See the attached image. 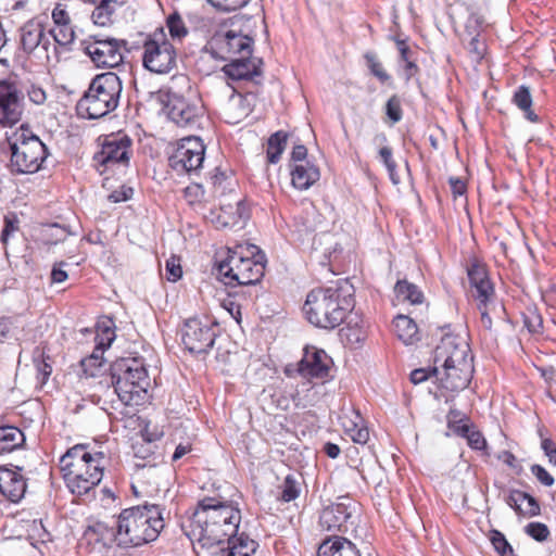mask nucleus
<instances>
[{"label":"nucleus","mask_w":556,"mask_h":556,"mask_svg":"<svg viewBox=\"0 0 556 556\" xmlns=\"http://www.w3.org/2000/svg\"><path fill=\"white\" fill-rule=\"evenodd\" d=\"M217 270L227 286L255 285L264 276L265 256L254 244H240L228 249Z\"/></svg>","instance_id":"6"},{"label":"nucleus","mask_w":556,"mask_h":556,"mask_svg":"<svg viewBox=\"0 0 556 556\" xmlns=\"http://www.w3.org/2000/svg\"><path fill=\"white\" fill-rule=\"evenodd\" d=\"M213 7L225 12L236 11L245 7L250 0H206Z\"/></svg>","instance_id":"45"},{"label":"nucleus","mask_w":556,"mask_h":556,"mask_svg":"<svg viewBox=\"0 0 556 556\" xmlns=\"http://www.w3.org/2000/svg\"><path fill=\"white\" fill-rule=\"evenodd\" d=\"M463 438H465L467 440L468 445L475 450H483L486 445L484 437L480 431L475 430L473 425L469 427L468 432L464 434Z\"/></svg>","instance_id":"46"},{"label":"nucleus","mask_w":556,"mask_h":556,"mask_svg":"<svg viewBox=\"0 0 556 556\" xmlns=\"http://www.w3.org/2000/svg\"><path fill=\"white\" fill-rule=\"evenodd\" d=\"M27 94L28 99L37 105L45 103L47 99L46 91L41 87L35 85L28 88Z\"/></svg>","instance_id":"57"},{"label":"nucleus","mask_w":556,"mask_h":556,"mask_svg":"<svg viewBox=\"0 0 556 556\" xmlns=\"http://www.w3.org/2000/svg\"><path fill=\"white\" fill-rule=\"evenodd\" d=\"M363 422L364 420L358 412H352L351 415L345 414L341 417V425L348 434L354 431L355 427Z\"/></svg>","instance_id":"52"},{"label":"nucleus","mask_w":556,"mask_h":556,"mask_svg":"<svg viewBox=\"0 0 556 556\" xmlns=\"http://www.w3.org/2000/svg\"><path fill=\"white\" fill-rule=\"evenodd\" d=\"M176 49L163 28L155 30L143 43V65L156 74L169 73L176 66Z\"/></svg>","instance_id":"10"},{"label":"nucleus","mask_w":556,"mask_h":556,"mask_svg":"<svg viewBox=\"0 0 556 556\" xmlns=\"http://www.w3.org/2000/svg\"><path fill=\"white\" fill-rule=\"evenodd\" d=\"M215 338L214 327L197 318L188 319L181 330L185 348L194 354L207 353L212 349Z\"/></svg>","instance_id":"15"},{"label":"nucleus","mask_w":556,"mask_h":556,"mask_svg":"<svg viewBox=\"0 0 556 556\" xmlns=\"http://www.w3.org/2000/svg\"><path fill=\"white\" fill-rule=\"evenodd\" d=\"M25 442L24 433L16 427H0V455L11 453L23 446Z\"/></svg>","instance_id":"29"},{"label":"nucleus","mask_w":556,"mask_h":556,"mask_svg":"<svg viewBox=\"0 0 556 556\" xmlns=\"http://www.w3.org/2000/svg\"><path fill=\"white\" fill-rule=\"evenodd\" d=\"M429 377V372L424 368L415 369L410 372V381L414 384H419L426 381Z\"/></svg>","instance_id":"64"},{"label":"nucleus","mask_w":556,"mask_h":556,"mask_svg":"<svg viewBox=\"0 0 556 556\" xmlns=\"http://www.w3.org/2000/svg\"><path fill=\"white\" fill-rule=\"evenodd\" d=\"M43 38L45 30L40 23L29 21L21 28V45L26 53H31L40 43L47 49Z\"/></svg>","instance_id":"28"},{"label":"nucleus","mask_w":556,"mask_h":556,"mask_svg":"<svg viewBox=\"0 0 556 556\" xmlns=\"http://www.w3.org/2000/svg\"><path fill=\"white\" fill-rule=\"evenodd\" d=\"M317 556H361V553L350 540L343 536H332L319 545Z\"/></svg>","instance_id":"26"},{"label":"nucleus","mask_w":556,"mask_h":556,"mask_svg":"<svg viewBox=\"0 0 556 556\" xmlns=\"http://www.w3.org/2000/svg\"><path fill=\"white\" fill-rule=\"evenodd\" d=\"M505 502L519 516L534 517L540 514V505L538 501L526 492L511 490L505 498Z\"/></svg>","instance_id":"25"},{"label":"nucleus","mask_w":556,"mask_h":556,"mask_svg":"<svg viewBox=\"0 0 556 556\" xmlns=\"http://www.w3.org/2000/svg\"><path fill=\"white\" fill-rule=\"evenodd\" d=\"M394 292L397 301L407 302L416 305L424 302V294L421 290L414 283L407 280H399L395 283Z\"/></svg>","instance_id":"33"},{"label":"nucleus","mask_w":556,"mask_h":556,"mask_svg":"<svg viewBox=\"0 0 556 556\" xmlns=\"http://www.w3.org/2000/svg\"><path fill=\"white\" fill-rule=\"evenodd\" d=\"M355 508L350 500L333 503L321 510L319 523L327 531H348V523Z\"/></svg>","instance_id":"17"},{"label":"nucleus","mask_w":556,"mask_h":556,"mask_svg":"<svg viewBox=\"0 0 556 556\" xmlns=\"http://www.w3.org/2000/svg\"><path fill=\"white\" fill-rule=\"evenodd\" d=\"M98 2L91 14L92 22L98 26L111 25L116 8L123 4V0H99Z\"/></svg>","instance_id":"32"},{"label":"nucleus","mask_w":556,"mask_h":556,"mask_svg":"<svg viewBox=\"0 0 556 556\" xmlns=\"http://www.w3.org/2000/svg\"><path fill=\"white\" fill-rule=\"evenodd\" d=\"M300 494V488L296 479L288 475L281 485V500L283 502L294 501Z\"/></svg>","instance_id":"39"},{"label":"nucleus","mask_w":556,"mask_h":556,"mask_svg":"<svg viewBox=\"0 0 556 556\" xmlns=\"http://www.w3.org/2000/svg\"><path fill=\"white\" fill-rule=\"evenodd\" d=\"M287 139L288 135L282 130H279L269 137L266 151L269 163L276 164L279 162L280 156L286 149Z\"/></svg>","instance_id":"35"},{"label":"nucleus","mask_w":556,"mask_h":556,"mask_svg":"<svg viewBox=\"0 0 556 556\" xmlns=\"http://www.w3.org/2000/svg\"><path fill=\"white\" fill-rule=\"evenodd\" d=\"M394 330L397 338L406 345L413 344L418 340V328L416 323L406 315L395 317Z\"/></svg>","instance_id":"31"},{"label":"nucleus","mask_w":556,"mask_h":556,"mask_svg":"<svg viewBox=\"0 0 556 556\" xmlns=\"http://www.w3.org/2000/svg\"><path fill=\"white\" fill-rule=\"evenodd\" d=\"M11 151L10 167L15 174L37 173L48 156L46 144L24 126L9 138Z\"/></svg>","instance_id":"9"},{"label":"nucleus","mask_w":556,"mask_h":556,"mask_svg":"<svg viewBox=\"0 0 556 556\" xmlns=\"http://www.w3.org/2000/svg\"><path fill=\"white\" fill-rule=\"evenodd\" d=\"M471 40L469 42V51L475 54L476 59L479 60L483 55L484 45L478 39L479 35H470Z\"/></svg>","instance_id":"59"},{"label":"nucleus","mask_w":556,"mask_h":556,"mask_svg":"<svg viewBox=\"0 0 556 556\" xmlns=\"http://www.w3.org/2000/svg\"><path fill=\"white\" fill-rule=\"evenodd\" d=\"M167 106L169 119L180 127H192L202 115V108L182 96L173 94Z\"/></svg>","instance_id":"18"},{"label":"nucleus","mask_w":556,"mask_h":556,"mask_svg":"<svg viewBox=\"0 0 556 556\" xmlns=\"http://www.w3.org/2000/svg\"><path fill=\"white\" fill-rule=\"evenodd\" d=\"M353 442L358 444H365L369 440V431L367 427L363 424H359L355 427V430L350 432L349 434Z\"/></svg>","instance_id":"55"},{"label":"nucleus","mask_w":556,"mask_h":556,"mask_svg":"<svg viewBox=\"0 0 556 556\" xmlns=\"http://www.w3.org/2000/svg\"><path fill=\"white\" fill-rule=\"evenodd\" d=\"M249 218L247 206L241 199H237L235 204H222L219 211L211 212L210 220L217 228H242Z\"/></svg>","instance_id":"19"},{"label":"nucleus","mask_w":556,"mask_h":556,"mask_svg":"<svg viewBox=\"0 0 556 556\" xmlns=\"http://www.w3.org/2000/svg\"><path fill=\"white\" fill-rule=\"evenodd\" d=\"M319 177L318 167L309 162L291 165V181L295 189L307 190Z\"/></svg>","instance_id":"27"},{"label":"nucleus","mask_w":556,"mask_h":556,"mask_svg":"<svg viewBox=\"0 0 556 556\" xmlns=\"http://www.w3.org/2000/svg\"><path fill=\"white\" fill-rule=\"evenodd\" d=\"M105 464V454L86 444L68 448L59 462L68 490L77 496L88 494L101 482Z\"/></svg>","instance_id":"3"},{"label":"nucleus","mask_w":556,"mask_h":556,"mask_svg":"<svg viewBox=\"0 0 556 556\" xmlns=\"http://www.w3.org/2000/svg\"><path fill=\"white\" fill-rule=\"evenodd\" d=\"M24 111V94L13 81L0 79V125L20 122Z\"/></svg>","instance_id":"16"},{"label":"nucleus","mask_w":556,"mask_h":556,"mask_svg":"<svg viewBox=\"0 0 556 556\" xmlns=\"http://www.w3.org/2000/svg\"><path fill=\"white\" fill-rule=\"evenodd\" d=\"M251 113V106L248 98L241 93L232 92L223 106V116L226 123L239 124Z\"/></svg>","instance_id":"24"},{"label":"nucleus","mask_w":556,"mask_h":556,"mask_svg":"<svg viewBox=\"0 0 556 556\" xmlns=\"http://www.w3.org/2000/svg\"><path fill=\"white\" fill-rule=\"evenodd\" d=\"M26 482L21 471L0 467V495L13 503L24 497Z\"/></svg>","instance_id":"22"},{"label":"nucleus","mask_w":556,"mask_h":556,"mask_svg":"<svg viewBox=\"0 0 556 556\" xmlns=\"http://www.w3.org/2000/svg\"><path fill=\"white\" fill-rule=\"evenodd\" d=\"M531 472L544 486H552L555 482L553 476L541 465H532Z\"/></svg>","instance_id":"51"},{"label":"nucleus","mask_w":556,"mask_h":556,"mask_svg":"<svg viewBox=\"0 0 556 556\" xmlns=\"http://www.w3.org/2000/svg\"><path fill=\"white\" fill-rule=\"evenodd\" d=\"M490 541L494 549L501 556H515L511 545L508 543V541L506 540L505 535L502 532L497 530H492L490 532Z\"/></svg>","instance_id":"36"},{"label":"nucleus","mask_w":556,"mask_h":556,"mask_svg":"<svg viewBox=\"0 0 556 556\" xmlns=\"http://www.w3.org/2000/svg\"><path fill=\"white\" fill-rule=\"evenodd\" d=\"M252 42L249 36L228 30L216 33L205 49L214 59L230 61L241 55H251Z\"/></svg>","instance_id":"11"},{"label":"nucleus","mask_w":556,"mask_h":556,"mask_svg":"<svg viewBox=\"0 0 556 556\" xmlns=\"http://www.w3.org/2000/svg\"><path fill=\"white\" fill-rule=\"evenodd\" d=\"M204 155L205 146L201 138L189 136L177 142L168 162L178 174L194 173L202 167Z\"/></svg>","instance_id":"13"},{"label":"nucleus","mask_w":556,"mask_h":556,"mask_svg":"<svg viewBox=\"0 0 556 556\" xmlns=\"http://www.w3.org/2000/svg\"><path fill=\"white\" fill-rule=\"evenodd\" d=\"M432 372L441 388L458 392L466 389L472 378L473 367L469 345L459 336L445 334L434 350Z\"/></svg>","instance_id":"2"},{"label":"nucleus","mask_w":556,"mask_h":556,"mask_svg":"<svg viewBox=\"0 0 556 556\" xmlns=\"http://www.w3.org/2000/svg\"><path fill=\"white\" fill-rule=\"evenodd\" d=\"M488 302L481 303L480 301H477V307L481 315V325L485 329H491L492 327V319L489 316V313L486 311Z\"/></svg>","instance_id":"61"},{"label":"nucleus","mask_w":556,"mask_h":556,"mask_svg":"<svg viewBox=\"0 0 556 556\" xmlns=\"http://www.w3.org/2000/svg\"><path fill=\"white\" fill-rule=\"evenodd\" d=\"M353 307V287L343 281L336 287L312 290L306 296L303 313L312 325L333 329L344 321Z\"/></svg>","instance_id":"4"},{"label":"nucleus","mask_w":556,"mask_h":556,"mask_svg":"<svg viewBox=\"0 0 556 556\" xmlns=\"http://www.w3.org/2000/svg\"><path fill=\"white\" fill-rule=\"evenodd\" d=\"M451 190L454 197L464 195L466 192V185L459 178H450Z\"/></svg>","instance_id":"63"},{"label":"nucleus","mask_w":556,"mask_h":556,"mask_svg":"<svg viewBox=\"0 0 556 556\" xmlns=\"http://www.w3.org/2000/svg\"><path fill=\"white\" fill-rule=\"evenodd\" d=\"M52 20L55 25L71 26V18L62 4H58L52 11Z\"/></svg>","instance_id":"53"},{"label":"nucleus","mask_w":556,"mask_h":556,"mask_svg":"<svg viewBox=\"0 0 556 556\" xmlns=\"http://www.w3.org/2000/svg\"><path fill=\"white\" fill-rule=\"evenodd\" d=\"M225 543L228 544L227 556H252L258 546L254 540L244 533H237Z\"/></svg>","instance_id":"30"},{"label":"nucleus","mask_w":556,"mask_h":556,"mask_svg":"<svg viewBox=\"0 0 556 556\" xmlns=\"http://www.w3.org/2000/svg\"><path fill=\"white\" fill-rule=\"evenodd\" d=\"M50 357H43V355L34 358V364L37 372V380L40 387L46 384L49 377L52 374V366L50 364Z\"/></svg>","instance_id":"37"},{"label":"nucleus","mask_w":556,"mask_h":556,"mask_svg":"<svg viewBox=\"0 0 556 556\" xmlns=\"http://www.w3.org/2000/svg\"><path fill=\"white\" fill-rule=\"evenodd\" d=\"M125 46V40L94 37L86 42L85 52L98 67H115L123 63Z\"/></svg>","instance_id":"14"},{"label":"nucleus","mask_w":556,"mask_h":556,"mask_svg":"<svg viewBox=\"0 0 556 556\" xmlns=\"http://www.w3.org/2000/svg\"><path fill=\"white\" fill-rule=\"evenodd\" d=\"M329 362L325 351L316 348L305 349L298 371L304 378L324 379L329 371Z\"/></svg>","instance_id":"20"},{"label":"nucleus","mask_w":556,"mask_h":556,"mask_svg":"<svg viewBox=\"0 0 556 556\" xmlns=\"http://www.w3.org/2000/svg\"><path fill=\"white\" fill-rule=\"evenodd\" d=\"M123 90L121 78L113 72L97 75L77 103L79 114L97 119L114 111Z\"/></svg>","instance_id":"8"},{"label":"nucleus","mask_w":556,"mask_h":556,"mask_svg":"<svg viewBox=\"0 0 556 556\" xmlns=\"http://www.w3.org/2000/svg\"><path fill=\"white\" fill-rule=\"evenodd\" d=\"M513 102L520 110H528L532 106V97L527 86H519L513 97Z\"/></svg>","instance_id":"42"},{"label":"nucleus","mask_w":556,"mask_h":556,"mask_svg":"<svg viewBox=\"0 0 556 556\" xmlns=\"http://www.w3.org/2000/svg\"><path fill=\"white\" fill-rule=\"evenodd\" d=\"M307 149L303 144L295 146L291 152V160L294 164L305 163Z\"/></svg>","instance_id":"60"},{"label":"nucleus","mask_w":556,"mask_h":556,"mask_svg":"<svg viewBox=\"0 0 556 556\" xmlns=\"http://www.w3.org/2000/svg\"><path fill=\"white\" fill-rule=\"evenodd\" d=\"M104 332L106 334V342L104 341H98L97 344H96V348L93 350V352L88 356L91 361H97V359H104L103 358V353L105 351V349L110 348L114 338H115V334H114V331L109 328V327H105L104 328Z\"/></svg>","instance_id":"44"},{"label":"nucleus","mask_w":556,"mask_h":556,"mask_svg":"<svg viewBox=\"0 0 556 556\" xmlns=\"http://www.w3.org/2000/svg\"><path fill=\"white\" fill-rule=\"evenodd\" d=\"M111 379L124 405H140L148 399L151 381L143 358L125 357L115 361L111 365Z\"/></svg>","instance_id":"7"},{"label":"nucleus","mask_w":556,"mask_h":556,"mask_svg":"<svg viewBox=\"0 0 556 556\" xmlns=\"http://www.w3.org/2000/svg\"><path fill=\"white\" fill-rule=\"evenodd\" d=\"M468 279L471 288L473 289V298L481 303L489 302L493 295V287L488 278V273L484 265L478 261H472L467 268Z\"/></svg>","instance_id":"23"},{"label":"nucleus","mask_w":556,"mask_h":556,"mask_svg":"<svg viewBox=\"0 0 556 556\" xmlns=\"http://www.w3.org/2000/svg\"><path fill=\"white\" fill-rule=\"evenodd\" d=\"M526 533L538 542H544L549 535V530L542 522H530L525 528Z\"/></svg>","instance_id":"43"},{"label":"nucleus","mask_w":556,"mask_h":556,"mask_svg":"<svg viewBox=\"0 0 556 556\" xmlns=\"http://www.w3.org/2000/svg\"><path fill=\"white\" fill-rule=\"evenodd\" d=\"M65 266V262H59L53 265L51 270V281L53 283H62L67 279V273L64 269Z\"/></svg>","instance_id":"56"},{"label":"nucleus","mask_w":556,"mask_h":556,"mask_svg":"<svg viewBox=\"0 0 556 556\" xmlns=\"http://www.w3.org/2000/svg\"><path fill=\"white\" fill-rule=\"evenodd\" d=\"M250 56L241 55L230 60L223 68L225 74L233 80H249L260 76L262 61Z\"/></svg>","instance_id":"21"},{"label":"nucleus","mask_w":556,"mask_h":556,"mask_svg":"<svg viewBox=\"0 0 556 556\" xmlns=\"http://www.w3.org/2000/svg\"><path fill=\"white\" fill-rule=\"evenodd\" d=\"M541 448L548 458L549 464L556 465V444L551 439H543Z\"/></svg>","instance_id":"58"},{"label":"nucleus","mask_w":556,"mask_h":556,"mask_svg":"<svg viewBox=\"0 0 556 556\" xmlns=\"http://www.w3.org/2000/svg\"><path fill=\"white\" fill-rule=\"evenodd\" d=\"M482 23H483V18L481 15H479L477 13H471L468 16V20L465 25L466 31L469 35H479V29H480Z\"/></svg>","instance_id":"54"},{"label":"nucleus","mask_w":556,"mask_h":556,"mask_svg":"<svg viewBox=\"0 0 556 556\" xmlns=\"http://www.w3.org/2000/svg\"><path fill=\"white\" fill-rule=\"evenodd\" d=\"M104 365V359L91 361L89 357H85L80 361V366L86 376L96 377L100 374Z\"/></svg>","instance_id":"49"},{"label":"nucleus","mask_w":556,"mask_h":556,"mask_svg":"<svg viewBox=\"0 0 556 556\" xmlns=\"http://www.w3.org/2000/svg\"><path fill=\"white\" fill-rule=\"evenodd\" d=\"M54 41L60 46H67L74 41L75 33L72 26L55 25L50 30Z\"/></svg>","instance_id":"38"},{"label":"nucleus","mask_w":556,"mask_h":556,"mask_svg":"<svg viewBox=\"0 0 556 556\" xmlns=\"http://www.w3.org/2000/svg\"><path fill=\"white\" fill-rule=\"evenodd\" d=\"M131 194H132V189L127 188V189H122L121 191L116 190V191L112 192L110 194L109 199L114 203H118V202L127 201L128 199L131 198Z\"/></svg>","instance_id":"62"},{"label":"nucleus","mask_w":556,"mask_h":556,"mask_svg":"<svg viewBox=\"0 0 556 556\" xmlns=\"http://www.w3.org/2000/svg\"><path fill=\"white\" fill-rule=\"evenodd\" d=\"M446 424L447 429L450 430L447 435L452 433L462 438L468 432L469 427L472 425L466 414L455 408H451L447 413Z\"/></svg>","instance_id":"34"},{"label":"nucleus","mask_w":556,"mask_h":556,"mask_svg":"<svg viewBox=\"0 0 556 556\" xmlns=\"http://www.w3.org/2000/svg\"><path fill=\"white\" fill-rule=\"evenodd\" d=\"M365 60L367 62V66L370 70V73L374 76H376L380 81L384 83L390 79V76L384 71L382 64L380 63V61L377 59V56L374 53H371V52L366 53Z\"/></svg>","instance_id":"40"},{"label":"nucleus","mask_w":556,"mask_h":556,"mask_svg":"<svg viewBox=\"0 0 556 556\" xmlns=\"http://www.w3.org/2000/svg\"><path fill=\"white\" fill-rule=\"evenodd\" d=\"M386 114L393 124L402 119L401 101L396 96H392L386 105Z\"/></svg>","instance_id":"47"},{"label":"nucleus","mask_w":556,"mask_h":556,"mask_svg":"<svg viewBox=\"0 0 556 556\" xmlns=\"http://www.w3.org/2000/svg\"><path fill=\"white\" fill-rule=\"evenodd\" d=\"M163 528L159 505L134 506L119 514L115 540L124 547L141 546L156 540Z\"/></svg>","instance_id":"5"},{"label":"nucleus","mask_w":556,"mask_h":556,"mask_svg":"<svg viewBox=\"0 0 556 556\" xmlns=\"http://www.w3.org/2000/svg\"><path fill=\"white\" fill-rule=\"evenodd\" d=\"M241 521L240 509L218 497L205 496L189 518L187 535L202 547L224 544L237 534Z\"/></svg>","instance_id":"1"},{"label":"nucleus","mask_w":556,"mask_h":556,"mask_svg":"<svg viewBox=\"0 0 556 556\" xmlns=\"http://www.w3.org/2000/svg\"><path fill=\"white\" fill-rule=\"evenodd\" d=\"M167 27L173 39H181L188 33L184 21L176 13L168 16Z\"/></svg>","instance_id":"41"},{"label":"nucleus","mask_w":556,"mask_h":556,"mask_svg":"<svg viewBox=\"0 0 556 556\" xmlns=\"http://www.w3.org/2000/svg\"><path fill=\"white\" fill-rule=\"evenodd\" d=\"M165 271L166 279L168 281L176 282L182 276V269L179 264V261L175 257H170L169 260L166 261Z\"/></svg>","instance_id":"50"},{"label":"nucleus","mask_w":556,"mask_h":556,"mask_svg":"<svg viewBox=\"0 0 556 556\" xmlns=\"http://www.w3.org/2000/svg\"><path fill=\"white\" fill-rule=\"evenodd\" d=\"M18 218L15 214L4 216V227L1 231L2 242H7L9 238L18 230Z\"/></svg>","instance_id":"48"},{"label":"nucleus","mask_w":556,"mask_h":556,"mask_svg":"<svg viewBox=\"0 0 556 556\" xmlns=\"http://www.w3.org/2000/svg\"><path fill=\"white\" fill-rule=\"evenodd\" d=\"M131 140L126 135H111L105 138L101 150L93 156L97 169L103 174L108 169L123 166L129 163Z\"/></svg>","instance_id":"12"}]
</instances>
